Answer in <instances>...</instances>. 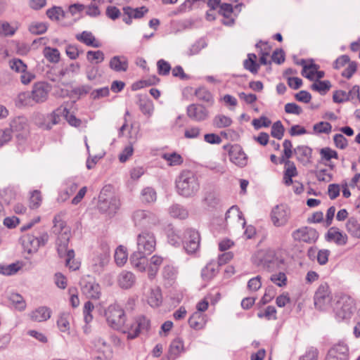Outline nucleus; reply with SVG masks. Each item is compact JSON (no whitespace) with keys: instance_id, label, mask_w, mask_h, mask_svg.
<instances>
[{"instance_id":"f257e3e1","label":"nucleus","mask_w":360,"mask_h":360,"mask_svg":"<svg viewBox=\"0 0 360 360\" xmlns=\"http://www.w3.org/2000/svg\"><path fill=\"white\" fill-rule=\"evenodd\" d=\"M177 193L186 198L194 196L200 189L197 175L191 170H183L176 179Z\"/></svg>"},{"instance_id":"f03ea898","label":"nucleus","mask_w":360,"mask_h":360,"mask_svg":"<svg viewBox=\"0 0 360 360\" xmlns=\"http://www.w3.org/2000/svg\"><path fill=\"white\" fill-rule=\"evenodd\" d=\"M54 231H56L58 227L60 229L56 240V246L58 254L60 257H66L67 264H70V260L75 257V252L72 249H68L69 240L70 238V230L64 225L62 221H58L56 218L53 219Z\"/></svg>"},{"instance_id":"7ed1b4c3","label":"nucleus","mask_w":360,"mask_h":360,"mask_svg":"<svg viewBox=\"0 0 360 360\" xmlns=\"http://www.w3.org/2000/svg\"><path fill=\"white\" fill-rule=\"evenodd\" d=\"M252 262L258 267L269 271L277 268L281 260L276 257L274 250L267 248L257 250L251 257Z\"/></svg>"},{"instance_id":"20e7f679","label":"nucleus","mask_w":360,"mask_h":360,"mask_svg":"<svg viewBox=\"0 0 360 360\" xmlns=\"http://www.w3.org/2000/svg\"><path fill=\"white\" fill-rule=\"evenodd\" d=\"M336 298L337 300L334 308L336 320L338 321L349 320L355 310L354 299L344 293L338 295Z\"/></svg>"},{"instance_id":"39448f33","label":"nucleus","mask_w":360,"mask_h":360,"mask_svg":"<svg viewBox=\"0 0 360 360\" xmlns=\"http://www.w3.org/2000/svg\"><path fill=\"white\" fill-rule=\"evenodd\" d=\"M120 206V200L112 192V187L104 186L98 196V209L100 212L109 214H115Z\"/></svg>"},{"instance_id":"423d86ee","label":"nucleus","mask_w":360,"mask_h":360,"mask_svg":"<svg viewBox=\"0 0 360 360\" xmlns=\"http://www.w3.org/2000/svg\"><path fill=\"white\" fill-rule=\"evenodd\" d=\"M131 220L134 226L139 229H150L160 223L156 214L150 210L141 209L136 210L132 212Z\"/></svg>"},{"instance_id":"0eeeda50","label":"nucleus","mask_w":360,"mask_h":360,"mask_svg":"<svg viewBox=\"0 0 360 360\" xmlns=\"http://www.w3.org/2000/svg\"><path fill=\"white\" fill-rule=\"evenodd\" d=\"M49 238V234L45 230H34L32 234L28 233L22 236V245L28 253H35L41 246H44L47 243Z\"/></svg>"},{"instance_id":"6e6552de","label":"nucleus","mask_w":360,"mask_h":360,"mask_svg":"<svg viewBox=\"0 0 360 360\" xmlns=\"http://www.w3.org/2000/svg\"><path fill=\"white\" fill-rule=\"evenodd\" d=\"M105 317L108 325L112 329H122L127 321L124 310L117 304H112L105 310Z\"/></svg>"},{"instance_id":"1a4fd4ad","label":"nucleus","mask_w":360,"mask_h":360,"mask_svg":"<svg viewBox=\"0 0 360 360\" xmlns=\"http://www.w3.org/2000/svg\"><path fill=\"white\" fill-rule=\"evenodd\" d=\"M150 328V321L144 316H140L129 323H124L121 329L124 333L127 334L128 339H134L142 331H148Z\"/></svg>"},{"instance_id":"9d476101","label":"nucleus","mask_w":360,"mask_h":360,"mask_svg":"<svg viewBox=\"0 0 360 360\" xmlns=\"http://www.w3.org/2000/svg\"><path fill=\"white\" fill-rule=\"evenodd\" d=\"M333 295L329 285L321 283L316 290V310L328 311L332 309Z\"/></svg>"},{"instance_id":"9b49d317","label":"nucleus","mask_w":360,"mask_h":360,"mask_svg":"<svg viewBox=\"0 0 360 360\" xmlns=\"http://www.w3.org/2000/svg\"><path fill=\"white\" fill-rule=\"evenodd\" d=\"M11 133H14L18 141L23 142L29 135V124L27 117L25 116H17L11 120Z\"/></svg>"},{"instance_id":"f8f14e48","label":"nucleus","mask_w":360,"mask_h":360,"mask_svg":"<svg viewBox=\"0 0 360 360\" xmlns=\"http://www.w3.org/2000/svg\"><path fill=\"white\" fill-rule=\"evenodd\" d=\"M82 292L90 299L98 300L101 296V287L94 277L86 275L79 282Z\"/></svg>"},{"instance_id":"ddd939ff","label":"nucleus","mask_w":360,"mask_h":360,"mask_svg":"<svg viewBox=\"0 0 360 360\" xmlns=\"http://www.w3.org/2000/svg\"><path fill=\"white\" fill-rule=\"evenodd\" d=\"M137 250L150 255L155 249L156 240L153 233L147 230L138 234L136 238Z\"/></svg>"},{"instance_id":"4468645a","label":"nucleus","mask_w":360,"mask_h":360,"mask_svg":"<svg viewBox=\"0 0 360 360\" xmlns=\"http://www.w3.org/2000/svg\"><path fill=\"white\" fill-rule=\"evenodd\" d=\"M188 254L196 252L200 248V236L198 231L193 229H187L184 233L181 242Z\"/></svg>"},{"instance_id":"2eb2a0df","label":"nucleus","mask_w":360,"mask_h":360,"mask_svg":"<svg viewBox=\"0 0 360 360\" xmlns=\"http://www.w3.org/2000/svg\"><path fill=\"white\" fill-rule=\"evenodd\" d=\"M290 214V209L287 205L283 204L276 205L271 213V221L276 226H283L288 222Z\"/></svg>"},{"instance_id":"dca6fc26","label":"nucleus","mask_w":360,"mask_h":360,"mask_svg":"<svg viewBox=\"0 0 360 360\" xmlns=\"http://www.w3.org/2000/svg\"><path fill=\"white\" fill-rule=\"evenodd\" d=\"M58 110L59 108L46 116L38 115L35 118V123L44 129H51L53 125L59 123L60 116L63 115Z\"/></svg>"},{"instance_id":"f3484780","label":"nucleus","mask_w":360,"mask_h":360,"mask_svg":"<svg viewBox=\"0 0 360 360\" xmlns=\"http://www.w3.org/2000/svg\"><path fill=\"white\" fill-rule=\"evenodd\" d=\"M231 214L238 217L239 219H243V228H245V230L244 231V235L246 236L248 239L252 238L256 234V229L255 226L252 225H248L246 226V221L243 217V212L240 210L239 207L236 205H233L231 207L225 214V219L227 220L228 218L230 217Z\"/></svg>"},{"instance_id":"a211bd4d","label":"nucleus","mask_w":360,"mask_h":360,"mask_svg":"<svg viewBox=\"0 0 360 360\" xmlns=\"http://www.w3.org/2000/svg\"><path fill=\"white\" fill-rule=\"evenodd\" d=\"M50 91V86L44 82H39L34 84L31 97L32 100L36 103L44 102Z\"/></svg>"},{"instance_id":"6ab92c4d","label":"nucleus","mask_w":360,"mask_h":360,"mask_svg":"<svg viewBox=\"0 0 360 360\" xmlns=\"http://www.w3.org/2000/svg\"><path fill=\"white\" fill-rule=\"evenodd\" d=\"M187 115L194 121L202 122L208 117L209 112L202 105L191 104L187 107Z\"/></svg>"},{"instance_id":"aec40b11","label":"nucleus","mask_w":360,"mask_h":360,"mask_svg":"<svg viewBox=\"0 0 360 360\" xmlns=\"http://www.w3.org/2000/svg\"><path fill=\"white\" fill-rule=\"evenodd\" d=\"M348 352L346 344L338 343L328 351L326 360H348Z\"/></svg>"},{"instance_id":"412c9836","label":"nucleus","mask_w":360,"mask_h":360,"mask_svg":"<svg viewBox=\"0 0 360 360\" xmlns=\"http://www.w3.org/2000/svg\"><path fill=\"white\" fill-rule=\"evenodd\" d=\"M124 14L122 20L127 25H130L132 19H140L148 11L146 6H141L136 8H132L129 6L123 8Z\"/></svg>"},{"instance_id":"4be33fe9","label":"nucleus","mask_w":360,"mask_h":360,"mask_svg":"<svg viewBox=\"0 0 360 360\" xmlns=\"http://www.w3.org/2000/svg\"><path fill=\"white\" fill-rule=\"evenodd\" d=\"M229 155L231 162L236 165L243 167L247 165V155L240 146L237 145L232 146L229 152Z\"/></svg>"},{"instance_id":"5701e85b","label":"nucleus","mask_w":360,"mask_h":360,"mask_svg":"<svg viewBox=\"0 0 360 360\" xmlns=\"http://www.w3.org/2000/svg\"><path fill=\"white\" fill-rule=\"evenodd\" d=\"M326 240L328 242H333L338 245H345L347 243L348 237L338 228L333 226L327 231Z\"/></svg>"},{"instance_id":"b1692460","label":"nucleus","mask_w":360,"mask_h":360,"mask_svg":"<svg viewBox=\"0 0 360 360\" xmlns=\"http://www.w3.org/2000/svg\"><path fill=\"white\" fill-rule=\"evenodd\" d=\"M292 237L295 240L311 243L315 241V230L307 226L302 227L292 233Z\"/></svg>"},{"instance_id":"393cba45","label":"nucleus","mask_w":360,"mask_h":360,"mask_svg":"<svg viewBox=\"0 0 360 360\" xmlns=\"http://www.w3.org/2000/svg\"><path fill=\"white\" fill-rule=\"evenodd\" d=\"M110 253L107 248L98 253L92 259V269L94 272L100 274L109 262Z\"/></svg>"},{"instance_id":"a878e982","label":"nucleus","mask_w":360,"mask_h":360,"mask_svg":"<svg viewBox=\"0 0 360 360\" xmlns=\"http://www.w3.org/2000/svg\"><path fill=\"white\" fill-rule=\"evenodd\" d=\"M297 65L302 66V75L311 81L315 78V63L313 59L307 60L301 59L295 62Z\"/></svg>"},{"instance_id":"bb28decb","label":"nucleus","mask_w":360,"mask_h":360,"mask_svg":"<svg viewBox=\"0 0 360 360\" xmlns=\"http://www.w3.org/2000/svg\"><path fill=\"white\" fill-rule=\"evenodd\" d=\"M294 153L297 159L304 165L311 162L312 149L306 146H299L294 149Z\"/></svg>"},{"instance_id":"cd10ccee","label":"nucleus","mask_w":360,"mask_h":360,"mask_svg":"<svg viewBox=\"0 0 360 360\" xmlns=\"http://www.w3.org/2000/svg\"><path fill=\"white\" fill-rule=\"evenodd\" d=\"M147 255V254L137 250L130 257L131 265L140 271H145L148 264Z\"/></svg>"},{"instance_id":"c85d7f7f","label":"nucleus","mask_w":360,"mask_h":360,"mask_svg":"<svg viewBox=\"0 0 360 360\" xmlns=\"http://www.w3.org/2000/svg\"><path fill=\"white\" fill-rule=\"evenodd\" d=\"M109 67L115 72H126L129 68L128 60L124 56H115L110 60Z\"/></svg>"},{"instance_id":"c756f323","label":"nucleus","mask_w":360,"mask_h":360,"mask_svg":"<svg viewBox=\"0 0 360 360\" xmlns=\"http://www.w3.org/2000/svg\"><path fill=\"white\" fill-rule=\"evenodd\" d=\"M233 12V7L232 4L224 3L220 5L219 13L224 18V19L221 20L222 24L227 26L233 25L234 19L231 18Z\"/></svg>"},{"instance_id":"7c9ffc66","label":"nucleus","mask_w":360,"mask_h":360,"mask_svg":"<svg viewBox=\"0 0 360 360\" xmlns=\"http://www.w3.org/2000/svg\"><path fill=\"white\" fill-rule=\"evenodd\" d=\"M119 285L124 289L131 288L136 282V277L131 271H122L118 276Z\"/></svg>"},{"instance_id":"2f4dec72","label":"nucleus","mask_w":360,"mask_h":360,"mask_svg":"<svg viewBox=\"0 0 360 360\" xmlns=\"http://www.w3.org/2000/svg\"><path fill=\"white\" fill-rule=\"evenodd\" d=\"M75 38L77 40L88 46L98 48L101 46V43L96 39L93 34L89 31H83L82 33L77 34Z\"/></svg>"},{"instance_id":"473e14b6","label":"nucleus","mask_w":360,"mask_h":360,"mask_svg":"<svg viewBox=\"0 0 360 360\" xmlns=\"http://www.w3.org/2000/svg\"><path fill=\"white\" fill-rule=\"evenodd\" d=\"M51 311L46 307H40L32 311L30 316L32 321L41 322L48 320L51 317Z\"/></svg>"},{"instance_id":"72a5a7b5","label":"nucleus","mask_w":360,"mask_h":360,"mask_svg":"<svg viewBox=\"0 0 360 360\" xmlns=\"http://www.w3.org/2000/svg\"><path fill=\"white\" fill-rule=\"evenodd\" d=\"M184 351V342L180 338L174 339L170 344L169 359L174 360Z\"/></svg>"},{"instance_id":"f704fd0d","label":"nucleus","mask_w":360,"mask_h":360,"mask_svg":"<svg viewBox=\"0 0 360 360\" xmlns=\"http://www.w3.org/2000/svg\"><path fill=\"white\" fill-rule=\"evenodd\" d=\"M346 230L349 235L355 238H360V222L354 217H350L346 224Z\"/></svg>"},{"instance_id":"c9c22d12","label":"nucleus","mask_w":360,"mask_h":360,"mask_svg":"<svg viewBox=\"0 0 360 360\" xmlns=\"http://www.w3.org/2000/svg\"><path fill=\"white\" fill-rule=\"evenodd\" d=\"M218 265L215 263L207 264L201 271V276L205 281H210L218 274Z\"/></svg>"},{"instance_id":"e433bc0d","label":"nucleus","mask_w":360,"mask_h":360,"mask_svg":"<svg viewBox=\"0 0 360 360\" xmlns=\"http://www.w3.org/2000/svg\"><path fill=\"white\" fill-rule=\"evenodd\" d=\"M169 213L172 217L184 219L188 217V212L179 204H174L169 208Z\"/></svg>"},{"instance_id":"4c0bfd02","label":"nucleus","mask_w":360,"mask_h":360,"mask_svg":"<svg viewBox=\"0 0 360 360\" xmlns=\"http://www.w3.org/2000/svg\"><path fill=\"white\" fill-rule=\"evenodd\" d=\"M257 56L255 53H248V58L243 61V67L252 74L257 73L259 65L256 62Z\"/></svg>"},{"instance_id":"58836bf2","label":"nucleus","mask_w":360,"mask_h":360,"mask_svg":"<svg viewBox=\"0 0 360 360\" xmlns=\"http://www.w3.org/2000/svg\"><path fill=\"white\" fill-rule=\"evenodd\" d=\"M163 258L158 255H153L150 259L148 268V277L153 279L157 274L159 266L162 264Z\"/></svg>"},{"instance_id":"ea45409f","label":"nucleus","mask_w":360,"mask_h":360,"mask_svg":"<svg viewBox=\"0 0 360 360\" xmlns=\"http://www.w3.org/2000/svg\"><path fill=\"white\" fill-rule=\"evenodd\" d=\"M8 299L11 304L19 311H23L26 308V302L22 296L18 293L12 292L8 295Z\"/></svg>"},{"instance_id":"a19ab883","label":"nucleus","mask_w":360,"mask_h":360,"mask_svg":"<svg viewBox=\"0 0 360 360\" xmlns=\"http://www.w3.org/2000/svg\"><path fill=\"white\" fill-rule=\"evenodd\" d=\"M188 324L195 330L202 329L205 325L203 315L200 312L193 313L188 319Z\"/></svg>"},{"instance_id":"79ce46f5","label":"nucleus","mask_w":360,"mask_h":360,"mask_svg":"<svg viewBox=\"0 0 360 360\" xmlns=\"http://www.w3.org/2000/svg\"><path fill=\"white\" fill-rule=\"evenodd\" d=\"M44 56L50 62L53 63H57L59 62L60 58V53L59 51L56 48H51L50 46H46L43 51Z\"/></svg>"},{"instance_id":"37998d69","label":"nucleus","mask_w":360,"mask_h":360,"mask_svg":"<svg viewBox=\"0 0 360 360\" xmlns=\"http://www.w3.org/2000/svg\"><path fill=\"white\" fill-rule=\"evenodd\" d=\"M179 231L174 229L172 226H168L167 229V235L169 243L174 246L179 245L181 242V237L179 235Z\"/></svg>"},{"instance_id":"c03bdc74","label":"nucleus","mask_w":360,"mask_h":360,"mask_svg":"<svg viewBox=\"0 0 360 360\" xmlns=\"http://www.w3.org/2000/svg\"><path fill=\"white\" fill-rule=\"evenodd\" d=\"M231 117L224 115H217L212 120V125L217 128L228 127L232 124Z\"/></svg>"},{"instance_id":"a18cd8bd","label":"nucleus","mask_w":360,"mask_h":360,"mask_svg":"<svg viewBox=\"0 0 360 360\" xmlns=\"http://www.w3.org/2000/svg\"><path fill=\"white\" fill-rule=\"evenodd\" d=\"M70 317L71 316L69 312L60 313L59 318L57 320V326L61 332L65 333L69 330Z\"/></svg>"},{"instance_id":"49530a36","label":"nucleus","mask_w":360,"mask_h":360,"mask_svg":"<svg viewBox=\"0 0 360 360\" xmlns=\"http://www.w3.org/2000/svg\"><path fill=\"white\" fill-rule=\"evenodd\" d=\"M157 199L155 191L151 187H146L141 191V200L144 203L154 202Z\"/></svg>"},{"instance_id":"de8ad7c7","label":"nucleus","mask_w":360,"mask_h":360,"mask_svg":"<svg viewBox=\"0 0 360 360\" xmlns=\"http://www.w3.org/2000/svg\"><path fill=\"white\" fill-rule=\"evenodd\" d=\"M162 274L163 278L170 283L176 278L178 271L174 266L167 264L163 267Z\"/></svg>"},{"instance_id":"09e8293b","label":"nucleus","mask_w":360,"mask_h":360,"mask_svg":"<svg viewBox=\"0 0 360 360\" xmlns=\"http://www.w3.org/2000/svg\"><path fill=\"white\" fill-rule=\"evenodd\" d=\"M17 30V26L12 25L6 21H0V36L1 37H12Z\"/></svg>"},{"instance_id":"8fccbe9b","label":"nucleus","mask_w":360,"mask_h":360,"mask_svg":"<svg viewBox=\"0 0 360 360\" xmlns=\"http://www.w3.org/2000/svg\"><path fill=\"white\" fill-rule=\"evenodd\" d=\"M47 17L54 21H59L65 17V12L60 6H53L46 11Z\"/></svg>"},{"instance_id":"3c124183","label":"nucleus","mask_w":360,"mask_h":360,"mask_svg":"<svg viewBox=\"0 0 360 360\" xmlns=\"http://www.w3.org/2000/svg\"><path fill=\"white\" fill-rule=\"evenodd\" d=\"M148 302L153 307H157L160 305L162 303V294L159 288L151 290Z\"/></svg>"},{"instance_id":"603ef678","label":"nucleus","mask_w":360,"mask_h":360,"mask_svg":"<svg viewBox=\"0 0 360 360\" xmlns=\"http://www.w3.org/2000/svg\"><path fill=\"white\" fill-rule=\"evenodd\" d=\"M127 258L128 255L126 249L123 246L120 245L115 252V261L116 264L122 266L126 263Z\"/></svg>"},{"instance_id":"864d4df0","label":"nucleus","mask_w":360,"mask_h":360,"mask_svg":"<svg viewBox=\"0 0 360 360\" xmlns=\"http://www.w3.org/2000/svg\"><path fill=\"white\" fill-rule=\"evenodd\" d=\"M162 158L167 161L169 166L180 165L183 162V158L176 153H165Z\"/></svg>"},{"instance_id":"5fc2aeb1","label":"nucleus","mask_w":360,"mask_h":360,"mask_svg":"<svg viewBox=\"0 0 360 360\" xmlns=\"http://www.w3.org/2000/svg\"><path fill=\"white\" fill-rule=\"evenodd\" d=\"M59 112H61L68 122L73 127H79L82 124L81 120L77 118L74 115L70 114L66 108H59Z\"/></svg>"},{"instance_id":"6e6d98bb","label":"nucleus","mask_w":360,"mask_h":360,"mask_svg":"<svg viewBox=\"0 0 360 360\" xmlns=\"http://www.w3.org/2000/svg\"><path fill=\"white\" fill-rule=\"evenodd\" d=\"M333 85L330 80H319L316 82V92L321 96L326 95L331 89Z\"/></svg>"},{"instance_id":"4d7b16f0","label":"nucleus","mask_w":360,"mask_h":360,"mask_svg":"<svg viewBox=\"0 0 360 360\" xmlns=\"http://www.w3.org/2000/svg\"><path fill=\"white\" fill-rule=\"evenodd\" d=\"M139 108L140 110L146 115L151 116L153 112V105L151 101L143 98L139 100Z\"/></svg>"},{"instance_id":"13d9d810","label":"nucleus","mask_w":360,"mask_h":360,"mask_svg":"<svg viewBox=\"0 0 360 360\" xmlns=\"http://www.w3.org/2000/svg\"><path fill=\"white\" fill-rule=\"evenodd\" d=\"M10 68L16 72H22L27 70V66L23 61L19 58H13L9 60Z\"/></svg>"},{"instance_id":"bf43d9fd","label":"nucleus","mask_w":360,"mask_h":360,"mask_svg":"<svg viewBox=\"0 0 360 360\" xmlns=\"http://www.w3.org/2000/svg\"><path fill=\"white\" fill-rule=\"evenodd\" d=\"M195 96L200 101H203L207 103H213V98L211 93L205 88H199L195 90Z\"/></svg>"},{"instance_id":"052dcab7","label":"nucleus","mask_w":360,"mask_h":360,"mask_svg":"<svg viewBox=\"0 0 360 360\" xmlns=\"http://www.w3.org/2000/svg\"><path fill=\"white\" fill-rule=\"evenodd\" d=\"M284 131L285 129L281 122L277 121L274 122L271 127V135L273 137L281 140L283 136Z\"/></svg>"},{"instance_id":"680f3d73","label":"nucleus","mask_w":360,"mask_h":360,"mask_svg":"<svg viewBox=\"0 0 360 360\" xmlns=\"http://www.w3.org/2000/svg\"><path fill=\"white\" fill-rule=\"evenodd\" d=\"M86 58L89 62L95 60L96 63H100L104 60L105 56L102 51H88Z\"/></svg>"},{"instance_id":"e2e57ef3","label":"nucleus","mask_w":360,"mask_h":360,"mask_svg":"<svg viewBox=\"0 0 360 360\" xmlns=\"http://www.w3.org/2000/svg\"><path fill=\"white\" fill-rule=\"evenodd\" d=\"M259 318H266L267 320H276V309L274 306H268L264 312L257 314Z\"/></svg>"},{"instance_id":"0e129e2a","label":"nucleus","mask_w":360,"mask_h":360,"mask_svg":"<svg viewBox=\"0 0 360 360\" xmlns=\"http://www.w3.org/2000/svg\"><path fill=\"white\" fill-rule=\"evenodd\" d=\"M158 72L160 75H168L171 70L170 64L164 59H160L157 62Z\"/></svg>"},{"instance_id":"69168bd1","label":"nucleus","mask_w":360,"mask_h":360,"mask_svg":"<svg viewBox=\"0 0 360 360\" xmlns=\"http://www.w3.org/2000/svg\"><path fill=\"white\" fill-rule=\"evenodd\" d=\"M48 26L45 22H36L32 24L29 30L31 33L34 34H42L45 33L47 30Z\"/></svg>"},{"instance_id":"338daca9","label":"nucleus","mask_w":360,"mask_h":360,"mask_svg":"<svg viewBox=\"0 0 360 360\" xmlns=\"http://www.w3.org/2000/svg\"><path fill=\"white\" fill-rule=\"evenodd\" d=\"M320 155H321V160H327V161L330 160L332 158H335V159L338 158V153L335 150H332L329 147H326V148L321 149Z\"/></svg>"},{"instance_id":"774afa93","label":"nucleus","mask_w":360,"mask_h":360,"mask_svg":"<svg viewBox=\"0 0 360 360\" xmlns=\"http://www.w3.org/2000/svg\"><path fill=\"white\" fill-rule=\"evenodd\" d=\"M41 202V196L39 191H34L30 198V207L32 209H37L39 207Z\"/></svg>"}]
</instances>
